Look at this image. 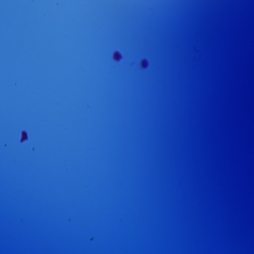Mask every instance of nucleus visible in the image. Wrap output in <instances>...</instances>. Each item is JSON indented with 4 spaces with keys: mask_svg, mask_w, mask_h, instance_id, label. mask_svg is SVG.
Listing matches in <instances>:
<instances>
[{
    "mask_svg": "<svg viewBox=\"0 0 254 254\" xmlns=\"http://www.w3.org/2000/svg\"><path fill=\"white\" fill-rule=\"evenodd\" d=\"M120 56H121V55L119 52H115V58H118L119 57H120Z\"/></svg>",
    "mask_w": 254,
    "mask_h": 254,
    "instance_id": "1",
    "label": "nucleus"
},
{
    "mask_svg": "<svg viewBox=\"0 0 254 254\" xmlns=\"http://www.w3.org/2000/svg\"><path fill=\"white\" fill-rule=\"evenodd\" d=\"M27 135V133L25 131H23L22 132V136H24L25 135Z\"/></svg>",
    "mask_w": 254,
    "mask_h": 254,
    "instance_id": "2",
    "label": "nucleus"
}]
</instances>
